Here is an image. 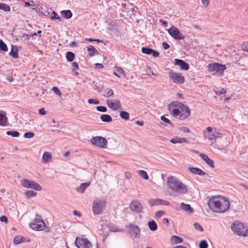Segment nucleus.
I'll use <instances>...</instances> for the list:
<instances>
[{
	"label": "nucleus",
	"mask_w": 248,
	"mask_h": 248,
	"mask_svg": "<svg viewBox=\"0 0 248 248\" xmlns=\"http://www.w3.org/2000/svg\"><path fill=\"white\" fill-rule=\"evenodd\" d=\"M100 119L103 122L109 123L112 121L111 117L108 114H102Z\"/></svg>",
	"instance_id": "29"
},
{
	"label": "nucleus",
	"mask_w": 248,
	"mask_h": 248,
	"mask_svg": "<svg viewBox=\"0 0 248 248\" xmlns=\"http://www.w3.org/2000/svg\"><path fill=\"white\" fill-rule=\"evenodd\" d=\"M149 204L151 206H154L155 205H160V199H152L148 201Z\"/></svg>",
	"instance_id": "31"
},
{
	"label": "nucleus",
	"mask_w": 248,
	"mask_h": 248,
	"mask_svg": "<svg viewBox=\"0 0 248 248\" xmlns=\"http://www.w3.org/2000/svg\"><path fill=\"white\" fill-rule=\"evenodd\" d=\"M25 195L27 199L36 196L37 193L32 190H28L25 192Z\"/></svg>",
	"instance_id": "35"
},
{
	"label": "nucleus",
	"mask_w": 248,
	"mask_h": 248,
	"mask_svg": "<svg viewBox=\"0 0 248 248\" xmlns=\"http://www.w3.org/2000/svg\"><path fill=\"white\" fill-rule=\"evenodd\" d=\"M21 184L23 186L34 190L41 191L42 189L41 186L33 180L23 179L21 180Z\"/></svg>",
	"instance_id": "7"
},
{
	"label": "nucleus",
	"mask_w": 248,
	"mask_h": 248,
	"mask_svg": "<svg viewBox=\"0 0 248 248\" xmlns=\"http://www.w3.org/2000/svg\"><path fill=\"white\" fill-rule=\"evenodd\" d=\"M169 34L176 40H184L185 36L180 32L178 28L172 26L168 30Z\"/></svg>",
	"instance_id": "10"
},
{
	"label": "nucleus",
	"mask_w": 248,
	"mask_h": 248,
	"mask_svg": "<svg viewBox=\"0 0 248 248\" xmlns=\"http://www.w3.org/2000/svg\"><path fill=\"white\" fill-rule=\"evenodd\" d=\"M116 71L113 72L114 75H115L116 77L118 78H120V74L123 75L125 76V74L124 73V70L120 67H115Z\"/></svg>",
	"instance_id": "30"
},
{
	"label": "nucleus",
	"mask_w": 248,
	"mask_h": 248,
	"mask_svg": "<svg viewBox=\"0 0 248 248\" xmlns=\"http://www.w3.org/2000/svg\"><path fill=\"white\" fill-rule=\"evenodd\" d=\"M88 102L89 104H95V105H97V104H98L99 103V101L98 99H93V98H90V99H89L88 100Z\"/></svg>",
	"instance_id": "47"
},
{
	"label": "nucleus",
	"mask_w": 248,
	"mask_h": 248,
	"mask_svg": "<svg viewBox=\"0 0 248 248\" xmlns=\"http://www.w3.org/2000/svg\"><path fill=\"white\" fill-rule=\"evenodd\" d=\"M165 214V212L162 210L158 211L155 213V217L157 218H160L162 216L164 215Z\"/></svg>",
	"instance_id": "49"
},
{
	"label": "nucleus",
	"mask_w": 248,
	"mask_h": 248,
	"mask_svg": "<svg viewBox=\"0 0 248 248\" xmlns=\"http://www.w3.org/2000/svg\"><path fill=\"white\" fill-rule=\"evenodd\" d=\"M91 142L93 145L102 148H105L108 143L106 138L100 136L93 137L91 139Z\"/></svg>",
	"instance_id": "9"
},
{
	"label": "nucleus",
	"mask_w": 248,
	"mask_h": 248,
	"mask_svg": "<svg viewBox=\"0 0 248 248\" xmlns=\"http://www.w3.org/2000/svg\"><path fill=\"white\" fill-rule=\"evenodd\" d=\"M162 46L164 49H167L170 47V45L166 42H163Z\"/></svg>",
	"instance_id": "60"
},
{
	"label": "nucleus",
	"mask_w": 248,
	"mask_h": 248,
	"mask_svg": "<svg viewBox=\"0 0 248 248\" xmlns=\"http://www.w3.org/2000/svg\"><path fill=\"white\" fill-rule=\"evenodd\" d=\"M154 57H157L159 56V53L153 49V52H152V54Z\"/></svg>",
	"instance_id": "63"
},
{
	"label": "nucleus",
	"mask_w": 248,
	"mask_h": 248,
	"mask_svg": "<svg viewBox=\"0 0 248 248\" xmlns=\"http://www.w3.org/2000/svg\"><path fill=\"white\" fill-rule=\"evenodd\" d=\"M169 204L170 202L168 201L160 199V205H169Z\"/></svg>",
	"instance_id": "58"
},
{
	"label": "nucleus",
	"mask_w": 248,
	"mask_h": 248,
	"mask_svg": "<svg viewBox=\"0 0 248 248\" xmlns=\"http://www.w3.org/2000/svg\"><path fill=\"white\" fill-rule=\"evenodd\" d=\"M76 246L78 248H91V243L86 238L77 237L75 241Z\"/></svg>",
	"instance_id": "12"
},
{
	"label": "nucleus",
	"mask_w": 248,
	"mask_h": 248,
	"mask_svg": "<svg viewBox=\"0 0 248 248\" xmlns=\"http://www.w3.org/2000/svg\"><path fill=\"white\" fill-rule=\"evenodd\" d=\"M183 238L176 235H173L171 237V241L174 244L181 243L183 242Z\"/></svg>",
	"instance_id": "25"
},
{
	"label": "nucleus",
	"mask_w": 248,
	"mask_h": 248,
	"mask_svg": "<svg viewBox=\"0 0 248 248\" xmlns=\"http://www.w3.org/2000/svg\"><path fill=\"white\" fill-rule=\"evenodd\" d=\"M0 220L1 222L7 223L8 220L7 217L5 216H2L0 217Z\"/></svg>",
	"instance_id": "57"
},
{
	"label": "nucleus",
	"mask_w": 248,
	"mask_h": 248,
	"mask_svg": "<svg viewBox=\"0 0 248 248\" xmlns=\"http://www.w3.org/2000/svg\"><path fill=\"white\" fill-rule=\"evenodd\" d=\"M208 68L210 72H215L217 73H222L226 68L225 65L219 63H209Z\"/></svg>",
	"instance_id": "13"
},
{
	"label": "nucleus",
	"mask_w": 248,
	"mask_h": 248,
	"mask_svg": "<svg viewBox=\"0 0 248 248\" xmlns=\"http://www.w3.org/2000/svg\"><path fill=\"white\" fill-rule=\"evenodd\" d=\"M130 208L133 212L140 213L142 211L143 207L139 201L134 200L130 204Z\"/></svg>",
	"instance_id": "16"
},
{
	"label": "nucleus",
	"mask_w": 248,
	"mask_h": 248,
	"mask_svg": "<svg viewBox=\"0 0 248 248\" xmlns=\"http://www.w3.org/2000/svg\"><path fill=\"white\" fill-rule=\"evenodd\" d=\"M141 52L146 54L151 55L153 52V49L147 47H143L141 48Z\"/></svg>",
	"instance_id": "42"
},
{
	"label": "nucleus",
	"mask_w": 248,
	"mask_h": 248,
	"mask_svg": "<svg viewBox=\"0 0 248 248\" xmlns=\"http://www.w3.org/2000/svg\"><path fill=\"white\" fill-rule=\"evenodd\" d=\"M208 245L206 240H202L199 245L200 248H207Z\"/></svg>",
	"instance_id": "45"
},
{
	"label": "nucleus",
	"mask_w": 248,
	"mask_h": 248,
	"mask_svg": "<svg viewBox=\"0 0 248 248\" xmlns=\"http://www.w3.org/2000/svg\"><path fill=\"white\" fill-rule=\"evenodd\" d=\"M106 203L104 200H96L93 203L92 210L94 215L101 214L106 207Z\"/></svg>",
	"instance_id": "6"
},
{
	"label": "nucleus",
	"mask_w": 248,
	"mask_h": 248,
	"mask_svg": "<svg viewBox=\"0 0 248 248\" xmlns=\"http://www.w3.org/2000/svg\"><path fill=\"white\" fill-rule=\"evenodd\" d=\"M52 91L56 94H58L59 95H62V93L60 92V91L59 90V88L58 87H54L53 88H52Z\"/></svg>",
	"instance_id": "53"
},
{
	"label": "nucleus",
	"mask_w": 248,
	"mask_h": 248,
	"mask_svg": "<svg viewBox=\"0 0 248 248\" xmlns=\"http://www.w3.org/2000/svg\"><path fill=\"white\" fill-rule=\"evenodd\" d=\"M200 156L209 166L212 168H214L215 166L214 161L211 159L207 155L203 153H200Z\"/></svg>",
	"instance_id": "18"
},
{
	"label": "nucleus",
	"mask_w": 248,
	"mask_h": 248,
	"mask_svg": "<svg viewBox=\"0 0 248 248\" xmlns=\"http://www.w3.org/2000/svg\"><path fill=\"white\" fill-rule=\"evenodd\" d=\"M220 133L218 132L216 128L213 129L211 127L206 128V131H203V136L205 138L210 140H216L219 137Z\"/></svg>",
	"instance_id": "8"
},
{
	"label": "nucleus",
	"mask_w": 248,
	"mask_h": 248,
	"mask_svg": "<svg viewBox=\"0 0 248 248\" xmlns=\"http://www.w3.org/2000/svg\"><path fill=\"white\" fill-rule=\"evenodd\" d=\"M9 55L15 59L18 58V50L16 46L12 45Z\"/></svg>",
	"instance_id": "20"
},
{
	"label": "nucleus",
	"mask_w": 248,
	"mask_h": 248,
	"mask_svg": "<svg viewBox=\"0 0 248 248\" xmlns=\"http://www.w3.org/2000/svg\"><path fill=\"white\" fill-rule=\"evenodd\" d=\"M194 226L195 227V228L201 232H202L203 231V228L202 227V226L198 223H195L194 224Z\"/></svg>",
	"instance_id": "50"
},
{
	"label": "nucleus",
	"mask_w": 248,
	"mask_h": 248,
	"mask_svg": "<svg viewBox=\"0 0 248 248\" xmlns=\"http://www.w3.org/2000/svg\"><path fill=\"white\" fill-rule=\"evenodd\" d=\"M169 75L173 82L175 84H182L184 83L185 81L184 77L180 73H175L172 71H170L169 72Z\"/></svg>",
	"instance_id": "11"
},
{
	"label": "nucleus",
	"mask_w": 248,
	"mask_h": 248,
	"mask_svg": "<svg viewBox=\"0 0 248 248\" xmlns=\"http://www.w3.org/2000/svg\"><path fill=\"white\" fill-rule=\"evenodd\" d=\"M120 117L125 120H128L129 118V114L128 112L125 111H121L120 112Z\"/></svg>",
	"instance_id": "36"
},
{
	"label": "nucleus",
	"mask_w": 248,
	"mask_h": 248,
	"mask_svg": "<svg viewBox=\"0 0 248 248\" xmlns=\"http://www.w3.org/2000/svg\"><path fill=\"white\" fill-rule=\"evenodd\" d=\"M66 58L68 62H71L74 59L75 54L72 52L68 51L66 53Z\"/></svg>",
	"instance_id": "37"
},
{
	"label": "nucleus",
	"mask_w": 248,
	"mask_h": 248,
	"mask_svg": "<svg viewBox=\"0 0 248 248\" xmlns=\"http://www.w3.org/2000/svg\"><path fill=\"white\" fill-rule=\"evenodd\" d=\"M242 49L246 52H248V41L244 42L242 45Z\"/></svg>",
	"instance_id": "52"
},
{
	"label": "nucleus",
	"mask_w": 248,
	"mask_h": 248,
	"mask_svg": "<svg viewBox=\"0 0 248 248\" xmlns=\"http://www.w3.org/2000/svg\"><path fill=\"white\" fill-rule=\"evenodd\" d=\"M0 9L3 10L4 12H9L11 8L9 5L4 3H0Z\"/></svg>",
	"instance_id": "40"
},
{
	"label": "nucleus",
	"mask_w": 248,
	"mask_h": 248,
	"mask_svg": "<svg viewBox=\"0 0 248 248\" xmlns=\"http://www.w3.org/2000/svg\"><path fill=\"white\" fill-rule=\"evenodd\" d=\"M146 72L148 73V74H152V75L157 76V75L154 73L153 71L151 70V69L150 67H148L146 70Z\"/></svg>",
	"instance_id": "61"
},
{
	"label": "nucleus",
	"mask_w": 248,
	"mask_h": 248,
	"mask_svg": "<svg viewBox=\"0 0 248 248\" xmlns=\"http://www.w3.org/2000/svg\"><path fill=\"white\" fill-rule=\"evenodd\" d=\"M174 64L180 66V68L182 70H188L189 68V65L188 63H186V62L182 60L177 59H175Z\"/></svg>",
	"instance_id": "17"
},
{
	"label": "nucleus",
	"mask_w": 248,
	"mask_h": 248,
	"mask_svg": "<svg viewBox=\"0 0 248 248\" xmlns=\"http://www.w3.org/2000/svg\"><path fill=\"white\" fill-rule=\"evenodd\" d=\"M45 226L46 225L43 219L41 218L40 215L37 214L36 215L34 219L30 224V228L37 231L43 230Z\"/></svg>",
	"instance_id": "5"
},
{
	"label": "nucleus",
	"mask_w": 248,
	"mask_h": 248,
	"mask_svg": "<svg viewBox=\"0 0 248 248\" xmlns=\"http://www.w3.org/2000/svg\"><path fill=\"white\" fill-rule=\"evenodd\" d=\"M7 122V118L5 113L3 112H0V125H5Z\"/></svg>",
	"instance_id": "28"
},
{
	"label": "nucleus",
	"mask_w": 248,
	"mask_h": 248,
	"mask_svg": "<svg viewBox=\"0 0 248 248\" xmlns=\"http://www.w3.org/2000/svg\"><path fill=\"white\" fill-rule=\"evenodd\" d=\"M114 95V92L113 91L109 88H107L105 90V93L104 94V96L105 97H112Z\"/></svg>",
	"instance_id": "39"
},
{
	"label": "nucleus",
	"mask_w": 248,
	"mask_h": 248,
	"mask_svg": "<svg viewBox=\"0 0 248 248\" xmlns=\"http://www.w3.org/2000/svg\"><path fill=\"white\" fill-rule=\"evenodd\" d=\"M226 90H225V89H223V88H222L221 90H219V91H218L217 92L216 94H217V95H221V94H224V93H226Z\"/></svg>",
	"instance_id": "59"
},
{
	"label": "nucleus",
	"mask_w": 248,
	"mask_h": 248,
	"mask_svg": "<svg viewBox=\"0 0 248 248\" xmlns=\"http://www.w3.org/2000/svg\"><path fill=\"white\" fill-rule=\"evenodd\" d=\"M0 49L3 51H8L7 45L1 39L0 40Z\"/></svg>",
	"instance_id": "43"
},
{
	"label": "nucleus",
	"mask_w": 248,
	"mask_h": 248,
	"mask_svg": "<svg viewBox=\"0 0 248 248\" xmlns=\"http://www.w3.org/2000/svg\"><path fill=\"white\" fill-rule=\"evenodd\" d=\"M90 185V182L82 183L79 187L77 188V190L80 193H83Z\"/></svg>",
	"instance_id": "21"
},
{
	"label": "nucleus",
	"mask_w": 248,
	"mask_h": 248,
	"mask_svg": "<svg viewBox=\"0 0 248 248\" xmlns=\"http://www.w3.org/2000/svg\"><path fill=\"white\" fill-rule=\"evenodd\" d=\"M202 2L205 7H207L209 4V0H202Z\"/></svg>",
	"instance_id": "64"
},
{
	"label": "nucleus",
	"mask_w": 248,
	"mask_h": 248,
	"mask_svg": "<svg viewBox=\"0 0 248 248\" xmlns=\"http://www.w3.org/2000/svg\"><path fill=\"white\" fill-rule=\"evenodd\" d=\"M167 184L170 189L179 194H184L187 192V188L185 184L175 177H169Z\"/></svg>",
	"instance_id": "3"
},
{
	"label": "nucleus",
	"mask_w": 248,
	"mask_h": 248,
	"mask_svg": "<svg viewBox=\"0 0 248 248\" xmlns=\"http://www.w3.org/2000/svg\"><path fill=\"white\" fill-rule=\"evenodd\" d=\"M160 119L162 121H163L165 123L169 124H170L171 125H172V124H171L170 121L169 119L165 117V116L164 115L161 116L160 117Z\"/></svg>",
	"instance_id": "51"
},
{
	"label": "nucleus",
	"mask_w": 248,
	"mask_h": 248,
	"mask_svg": "<svg viewBox=\"0 0 248 248\" xmlns=\"http://www.w3.org/2000/svg\"><path fill=\"white\" fill-rule=\"evenodd\" d=\"M181 207L185 211L188 212L189 213L193 212V210L192 208L191 207V206L189 204H185L184 202H182L181 203Z\"/></svg>",
	"instance_id": "22"
},
{
	"label": "nucleus",
	"mask_w": 248,
	"mask_h": 248,
	"mask_svg": "<svg viewBox=\"0 0 248 248\" xmlns=\"http://www.w3.org/2000/svg\"><path fill=\"white\" fill-rule=\"evenodd\" d=\"M168 108L170 114L178 119L185 120L190 114L189 108L181 102H171L169 105Z\"/></svg>",
	"instance_id": "1"
},
{
	"label": "nucleus",
	"mask_w": 248,
	"mask_h": 248,
	"mask_svg": "<svg viewBox=\"0 0 248 248\" xmlns=\"http://www.w3.org/2000/svg\"><path fill=\"white\" fill-rule=\"evenodd\" d=\"M52 9L51 8H48L46 6L41 7L42 14L46 16H50V13L51 12Z\"/></svg>",
	"instance_id": "23"
},
{
	"label": "nucleus",
	"mask_w": 248,
	"mask_h": 248,
	"mask_svg": "<svg viewBox=\"0 0 248 248\" xmlns=\"http://www.w3.org/2000/svg\"><path fill=\"white\" fill-rule=\"evenodd\" d=\"M108 227L109 229V230L111 232H124L123 229H119L117 228V226L113 224L112 223H110L108 225Z\"/></svg>",
	"instance_id": "33"
},
{
	"label": "nucleus",
	"mask_w": 248,
	"mask_h": 248,
	"mask_svg": "<svg viewBox=\"0 0 248 248\" xmlns=\"http://www.w3.org/2000/svg\"><path fill=\"white\" fill-rule=\"evenodd\" d=\"M231 229L236 235L242 236H248V228L245 227L243 223L239 221L233 222L231 225Z\"/></svg>",
	"instance_id": "4"
},
{
	"label": "nucleus",
	"mask_w": 248,
	"mask_h": 248,
	"mask_svg": "<svg viewBox=\"0 0 248 248\" xmlns=\"http://www.w3.org/2000/svg\"><path fill=\"white\" fill-rule=\"evenodd\" d=\"M24 240H25V239L23 237L17 236L14 238V240H13V243L15 245H17V244H19L20 243L23 242L24 241Z\"/></svg>",
	"instance_id": "38"
},
{
	"label": "nucleus",
	"mask_w": 248,
	"mask_h": 248,
	"mask_svg": "<svg viewBox=\"0 0 248 248\" xmlns=\"http://www.w3.org/2000/svg\"><path fill=\"white\" fill-rule=\"evenodd\" d=\"M148 225L149 229L152 231H155L157 229V225L154 220L149 221Z\"/></svg>",
	"instance_id": "26"
},
{
	"label": "nucleus",
	"mask_w": 248,
	"mask_h": 248,
	"mask_svg": "<svg viewBox=\"0 0 248 248\" xmlns=\"http://www.w3.org/2000/svg\"><path fill=\"white\" fill-rule=\"evenodd\" d=\"M126 228L129 229L128 232L131 236H134L135 238L140 236V230L138 226L134 224H130L126 226Z\"/></svg>",
	"instance_id": "14"
},
{
	"label": "nucleus",
	"mask_w": 248,
	"mask_h": 248,
	"mask_svg": "<svg viewBox=\"0 0 248 248\" xmlns=\"http://www.w3.org/2000/svg\"><path fill=\"white\" fill-rule=\"evenodd\" d=\"M34 133L31 132H26L24 134V137L25 138H32L34 137Z\"/></svg>",
	"instance_id": "46"
},
{
	"label": "nucleus",
	"mask_w": 248,
	"mask_h": 248,
	"mask_svg": "<svg viewBox=\"0 0 248 248\" xmlns=\"http://www.w3.org/2000/svg\"><path fill=\"white\" fill-rule=\"evenodd\" d=\"M51 158V155L50 153L45 152L43 155L42 159L44 162H47Z\"/></svg>",
	"instance_id": "34"
},
{
	"label": "nucleus",
	"mask_w": 248,
	"mask_h": 248,
	"mask_svg": "<svg viewBox=\"0 0 248 248\" xmlns=\"http://www.w3.org/2000/svg\"><path fill=\"white\" fill-rule=\"evenodd\" d=\"M61 13L66 19H69L72 16V13L69 10H62Z\"/></svg>",
	"instance_id": "32"
},
{
	"label": "nucleus",
	"mask_w": 248,
	"mask_h": 248,
	"mask_svg": "<svg viewBox=\"0 0 248 248\" xmlns=\"http://www.w3.org/2000/svg\"><path fill=\"white\" fill-rule=\"evenodd\" d=\"M87 50L89 51V55L90 56H93L95 54H98V51L97 50L96 48L93 46H90L87 47Z\"/></svg>",
	"instance_id": "27"
},
{
	"label": "nucleus",
	"mask_w": 248,
	"mask_h": 248,
	"mask_svg": "<svg viewBox=\"0 0 248 248\" xmlns=\"http://www.w3.org/2000/svg\"><path fill=\"white\" fill-rule=\"evenodd\" d=\"M52 14L53 15V16L52 15L50 16L51 18L52 19L60 18V17H59V16L58 15V14H57V13L56 12H55L54 11H52Z\"/></svg>",
	"instance_id": "56"
},
{
	"label": "nucleus",
	"mask_w": 248,
	"mask_h": 248,
	"mask_svg": "<svg viewBox=\"0 0 248 248\" xmlns=\"http://www.w3.org/2000/svg\"><path fill=\"white\" fill-rule=\"evenodd\" d=\"M96 109L97 111L102 112H105L107 111V108L105 106H97L96 107Z\"/></svg>",
	"instance_id": "48"
},
{
	"label": "nucleus",
	"mask_w": 248,
	"mask_h": 248,
	"mask_svg": "<svg viewBox=\"0 0 248 248\" xmlns=\"http://www.w3.org/2000/svg\"><path fill=\"white\" fill-rule=\"evenodd\" d=\"M39 113L41 115H45L46 114V111L44 108H40L39 109Z\"/></svg>",
	"instance_id": "62"
},
{
	"label": "nucleus",
	"mask_w": 248,
	"mask_h": 248,
	"mask_svg": "<svg viewBox=\"0 0 248 248\" xmlns=\"http://www.w3.org/2000/svg\"><path fill=\"white\" fill-rule=\"evenodd\" d=\"M6 134L13 137H18L20 135L19 132L17 131H7Z\"/></svg>",
	"instance_id": "41"
},
{
	"label": "nucleus",
	"mask_w": 248,
	"mask_h": 248,
	"mask_svg": "<svg viewBox=\"0 0 248 248\" xmlns=\"http://www.w3.org/2000/svg\"><path fill=\"white\" fill-rule=\"evenodd\" d=\"M34 2L33 0H31L29 2L25 1L24 2V6L25 7H29L30 6H34Z\"/></svg>",
	"instance_id": "54"
},
{
	"label": "nucleus",
	"mask_w": 248,
	"mask_h": 248,
	"mask_svg": "<svg viewBox=\"0 0 248 248\" xmlns=\"http://www.w3.org/2000/svg\"><path fill=\"white\" fill-rule=\"evenodd\" d=\"M179 129L185 133H189L190 132V129L186 126L181 127L179 128Z\"/></svg>",
	"instance_id": "55"
},
{
	"label": "nucleus",
	"mask_w": 248,
	"mask_h": 248,
	"mask_svg": "<svg viewBox=\"0 0 248 248\" xmlns=\"http://www.w3.org/2000/svg\"><path fill=\"white\" fill-rule=\"evenodd\" d=\"M106 103L108 106L113 110H117L122 108L121 102L118 99H107Z\"/></svg>",
	"instance_id": "15"
},
{
	"label": "nucleus",
	"mask_w": 248,
	"mask_h": 248,
	"mask_svg": "<svg viewBox=\"0 0 248 248\" xmlns=\"http://www.w3.org/2000/svg\"><path fill=\"white\" fill-rule=\"evenodd\" d=\"M139 174L141 177H142L145 180H148L149 179L148 175L145 170H140L139 171Z\"/></svg>",
	"instance_id": "44"
},
{
	"label": "nucleus",
	"mask_w": 248,
	"mask_h": 248,
	"mask_svg": "<svg viewBox=\"0 0 248 248\" xmlns=\"http://www.w3.org/2000/svg\"><path fill=\"white\" fill-rule=\"evenodd\" d=\"M209 208L214 212L224 213L230 207L229 201L224 197L216 196L211 198L208 202Z\"/></svg>",
	"instance_id": "2"
},
{
	"label": "nucleus",
	"mask_w": 248,
	"mask_h": 248,
	"mask_svg": "<svg viewBox=\"0 0 248 248\" xmlns=\"http://www.w3.org/2000/svg\"><path fill=\"white\" fill-rule=\"evenodd\" d=\"M188 170L189 172L192 173V174L198 175L200 176H203L206 174L205 172H204L202 170L198 168H188Z\"/></svg>",
	"instance_id": "19"
},
{
	"label": "nucleus",
	"mask_w": 248,
	"mask_h": 248,
	"mask_svg": "<svg viewBox=\"0 0 248 248\" xmlns=\"http://www.w3.org/2000/svg\"><path fill=\"white\" fill-rule=\"evenodd\" d=\"M170 142L173 144L181 143L183 142H187V140L185 138L172 139Z\"/></svg>",
	"instance_id": "24"
}]
</instances>
